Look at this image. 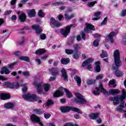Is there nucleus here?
<instances>
[{"label": "nucleus", "mask_w": 126, "mask_h": 126, "mask_svg": "<svg viewBox=\"0 0 126 126\" xmlns=\"http://www.w3.org/2000/svg\"><path fill=\"white\" fill-rule=\"evenodd\" d=\"M114 63L116 66H113V68L115 70L114 74L117 77H122L124 75V72L118 69L120 66H122V61L120 58V51L116 50L114 53Z\"/></svg>", "instance_id": "1"}, {"label": "nucleus", "mask_w": 126, "mask_h": 126, "mask_svg": "<svg viewBox=\"0 0 126 126\" xmlns=\"http://www.w3.org/2000/svg\"><path fill=\"white\" fill-rule=\"evenodd\" d=\"M126 98V90H122V95L120 96H116L111 97L109 98L110 101H112L113 102V104L114 106H117V105H119L120 104V102H119V100H121V102L119 105V107H121L122 108H125V100Z\"/></svg>", "instance_id": "2"}, {"label": "nucleus", "mask_w": 126, "mask_h": 126, "mask_svg": "<svg viewBox=\"0 0 126 126\" xmlns=\"http://www.w3.org/2000/svg\"><path fill=\"white\" fill-rule=\"evenodd\" d=\"M33 84L36 87V90L38 94H42L43 87L44 88L45 92H48L50 89V85L48 84H44L43 83H37L36 82H34Z\"/></svg>", "instance_id": "3"}, {"label": "nucleus", "mask_w": 126, "mask_h": 126, "mask_svg": "<svg viewBox=\"0 0 126 126\" xmlns=\"http://www.w3.org/2000/svg\"><path fill=\"white\" fill-rule=\"evenodd\" d=\"M60 110L62 113H67L71 110L73 112H75L76 113H78V114H82V111L76 107H70L69 106H62L60 108Z\"/></svg>", "instance_id": "4"}, {"label": "nucleus", "mask_w": 126, "mask_h": 126, "mask_svg": "<svg viewBox=\"0 0 126 126\" xmlns=\"http://www.w3.org/2000/svg\"><path fill=\"white\" fill-rule=\"evenodd\" d=\"M75 96L76 98L74 99V102L77 104H80L81 105H84L87 103L84 97L79 93H75Z\"/></svg>", "instance_id": "5"}, {"label": "nucleus", "mask_w": 126, "mask_h": 126, "mask_svg": "<svg viewBox=\"0 0 126 126\" xmlns=\"http://www.w3.org/2000/svg\"><path fill=\"white\" fill-rule=\"evenodd\" d=\"M100 91L105 95H109V93L105 89L103 88V85L100 84L99 88L96 87L95 90L93 91V94L95 96H98L100 94Z\"/></svg>", "instance_id": "6"}, {"label": "nucleus", "mask_w": 126, "mask_h": 126, "mask_svg": "<svg viewBox=\"0 0 126 126\" xmlns=\"http://www.w3.org/2000/svg\"><path fill=\"white\" fill-rule=\"evenodd\" d=\"M22 97L25 100H27L30 102H35L37 100L36 95L34 94H23Z\"/></svg>", "instance_id": "7"}, {"label": "nucleus", "mask_w": 126, "mask_h": 126, "mask_svg": "<svg viewBox=\"0 0 126 126\" xmlns=\"http://www.w3.org/2000/svg\"><path fill=\"white\" fill-rule=\"evenodd\" d=\"M3 85L4 86H5V87L10 88L11 89L13 88H16V89H17V88L19 87V83H11L9 82H6L4 83Z\"/></svg>", "instance_id": "8"}, {"label": "nucleus", "mask_w": 126, "mask_h": 126, "mask_svg": "<svg viewBox=\"0 0 126 126\" xmlns=\"http://www.w3.org/2000/svg\"><path fill=\"white\" fill-rule=\"evenodd\" d=\"M93 61L94 60L93 58H89L83 63L82 66H87V69L89 70H90V69L92 68V64H91V63H92Z\"/></svg>", "instance_id": "9"}, {"label": "nucleus", "mask_w": 126, "mask_h": 126, "mask_svg": "<svg viewBox=\"0 0 126 126\" xmlns=\"http://www.w3.org/2000/svg\"><path fill=\"white\" fill-rule=\"evenodd\" d=\"M73 27V25H71L66 27V29H61V33L63 35V36L65 37L67 36V35L69 34V32H70V29Z\"/></svg>", "instance_id": "10"}, {"label": "nucleus", "mask_w": 126, "mask_h": 126, "mask_svg": "<svg viewBox=\"0 0 126 126\" xmlns=\"http://www.w3.org/2000/svg\"><path fill=\"white\" fill-rule=\"evenodd\" d=\"M50 26L52 28H55V27H60L61 26V23L59 21L56 20L55 18H51L50 19Z\"/></svg>", "instance_id": "11"}, {"label": "nucleus", "mask_w": 126, "mask_h": 126, "mask_svg": "<svg viewBox=\"0 0 126 126\" xmlns=\"http://www.w3.org/2000/svg\"><path fill=\"white\" fill-rule=\"evenodd\" d=\"M118 32L117 30H115V32H110L109 35L106 37V40H109L111 43H114L113 37H115L117 34H118Z\"/></svg>", "instance_id": "12"}, {"label": "nucleus", "mask_w": 126, "mask_h": 126, "mask_svg": "<svg viewBox=\"0 0 126 126\" xmlns=\"http://www.w3.org/2000/svg\"><path fill=\"white\" fill-rule=\"evenodd\" d=\"M92 30H95V28L94 26L90 24H86V28L84 29L85 32L86 33H92Z\"/></svg>", "instance_id": "13"}, {"label": "nucleus", "mask_w": 126, "mask_h": 126, "mask_svg": "<svg viewBox=\"0 0 126 126\" xmlns=\"http://www.w3.org/2000/svg\"><path fill=\"white\" fill-rule=\"evenodd\" d=\"M31 120L33 123H38L40 126H44L43 123L40 121V118L35 114L32 115L31 116Z\"/></svg>", "instance_id": "14"}, {"label": "nucleus", "mask_w": 126, "mask_h": 126, "mask_svg": "<svg viewBox=\"0 0 126 126\" xmlns=\"http://www.w3.org/2000/svg\"><path fill=\"white\" fill-rule=\"evenodd\" d=\"M32 29L33 30H35V32L38 35L41 34L42 31H43L41 27H39V25H33L32 26Z\"/></svg>", "instance_id": "15"}, {"label": "nucleus", "mask_w": 126, "mask_h": 126, "mask_svg": "<svg viewBox=\"0 0 126 126\" xmlns=\"http://www.w3.org/2000/svg\"><path fill=\"white\" fill-rule=\"evenodd\" d=\"M62 77L64 78L65 81H68V77L67 76V73H66V70L64 68H63L61 70Z\"/></svg>", "instance_id": "16"}, {"label": "nucleus", "mask_w": 126, "mask_h": 126, "mask_svg": "<svg viewBox=\"0 0 126 126\" xmlns=\"http://www.w3.org/2000/svg\"><path fill=\"white\" fill-rule=\"evenodd\" d=\"M1 74H9L10 73V71L6 67V66H3L1 68L0 70Z\"/></svg>", "instance_id": "17"}, {"label": "nucleus", "mask_w": 126, "mask_h": 126, "mask_svg": "<svg viewBox=\"0 0 126 126\" xmlns=\"http://www.w3.org/2000/svg\"><path fill=\"white\" fill-rule=\"evenodd\" d=\"M10 98V95L8 94H0V99L1 100H7Z\"/></svg>", "instance_id": "18"}, {"label": "nucleus", "mask_w": 126, "mask_h": 126, "mask_svg": "<svg viewBox=\"0 0 126 126\" xmlns=\"http://www.w3.org/2000/svg\"><path fill=\"white\" fill-rule=\"evenodd\" d=\"M49 70L52 73V75L53 76H55V75L59 74V70H58V68H52L51 69H49Z\"/></svg>", "instance_id": "19"}, {"label": "nucleus", "mask_w": 126, "mask_h": 126, "mask_svg": "<svg viewBox=\"0 0 126 126\" xmlns=\"http://www.w3.org/2000/svg\"><path fill=\"white\" fill-rule=\"evenodd\" d=\"M19 18L20 22H24V21L26 20V15L24 13H21V14L19 15Z\"/></svg>", "instance_id": "20"}, {"label": "nucleus", "mask_w": 126, "mask_h": 126, "mask_svg": "<svg viewBox=\"0 0 126 126\" xmlns=\"http://www.w3.org/2000/svg\"><path fill=\"white\" fill-rule=\"evenodd\" d=\"M15 106L14 103L7 102L4 105V108L6 109H12Z\"/></svg>", "instance_id": "21"}, {"label": "nucleus", "mask_w": 126, "mask_h": 126, "mask_svg": "<svg viewBox=\"0 0 126 126\" xmlns=\"http://www.w3.org/2000/svg\"><path fill=\"white\" fill-rule=\"evenodd\" d=\"M121 92L118 89H112L109 90V93L110 95H117Z\"/></svg>", "instance_id": "22"}, {"label": "nucleus", "mask_w": 126, "mask_h": 126, "mask_svg": "<svg viewBox=\"0 0 126 126\" xmlns=\"http://www.w3.org/2000/svg\"><path fill=\"white\" fill-rule=\"evenodd\" d=\"M99 113H92L89 115V117L91 120H96L99 118Z\"/></svg>", "instance_id": "23"}, {"label": "nucleus", "mask_w": 126, "mask_h": 126, "mask_svg": "<svg viewBox=\"0 0 126 126\" xmlns=\"http://www.w3.org/2000/svg\"><path fill=\"white\" fill-rule=\"evenodd\" d=\"M63 92L62 91H57L53 94L54 97H60V96H63Z\"/></svg>", "instance_id": "24"}, {"label": "nucleus", "mask_w": 126, "mask_h": 126, "mask_svg": "<svg viewBox=\"0 0 126 126\" xmlns=\"http://www.w3.org/2000/svg\"><path fill=\"white\" fill-rule=\"evenodd\" d=\"M28 14L29 17H34L36 15V11L35 9H32L28 12Z\"/></svg>", "instance_id": "25"}, {"label": "nucleus", "mask_w": 126, "mask_h": 126, "mask_svg": "<svg viewBox=\"0 0 126 126\" xmlns=\"http://www.w3.org/2000/svg\"><path fill=\"white\" fill-rule=\"evenodd\" d=\"M108 86L109 87L115 88V87L117 86L116 85V80L114 79L110 80L108 83Z\"/></svg>", "instance_id": "26"}, {"label": "nucleus", "mask_w": 126, "mask_h": 126, "mask_svg": "<svg viewBox=\"0 0 126 126\" xmlns=\"http://www.w3.org/2000/svg\"><path fill=\"white\" fill-rule=\"evenodd\" d=\"M95 63L96 65V67L95 68V71L96 72H100V71H101V68L100 67V62L97 61L95 62Z\"/></svg>", "instance_id": "27"}, {"label": "nucleus", "mask_w": 126, "mask_h": 126, "mask_svg": "<svg viewBox=\"0 0 126 126\" xmlns=\"http://www.w3.org/2000/svg\"><path fill=\"white\" fill-rule=\"evenodd\" d=\"M21 86H22L23 88H22L23 92L25 93L27 91V84H23V81H21L20 83Z\"/></svg>", "instance_id": "28"}, {"label": "nucleus", "mask_w": 126, "mask_h": 126, "mask_svg": "<svg viewBox=\"0 0 126 126\" xmlns=\"http://www.w3.org/2000/svg\"><path fill=\"white\" fill-rule=\"evenodd\" d=\"M74 79L76 81L78 86H80V85H81V78H80L79 76H75Z\"/></svg>", "instance_id": "29"}, {"label": "nucleus", "mask_w": 126, "mask_h": 126, "mask_svg": "<svg viewBox=\"0 0 126 126\" xmlns=\"http://www.w3.org/2000/svg\"><path fill=\"white\" fill-rule=\"evenodd\" d=\"M61 62L62 64H67L70 62L69 58H63Z\"/></svg>", "instance_id": "30"}, {"label": "nucleus", "mask_w": 126, "mask_h": 126, "mask_svg": "<svg viewBox=\"0 0 126 126\" xmlns=\"http://www.w3.org/2000/svg\"><path fill=\"white\" fill-rule=\"evenodd\" d=\"M19 59L20 61H24L25 62H27L28 63L30 62V59H29V57L27 56H21L19 57Z\"/></svg>", "instance_id": "31"}, {"label": "nucleus", "mask_w": 126, "mask_h": 126, "mask_svg": "<svg viewBox=\"0 0 126 126\" xmlns=\"http://www.w3.org/2000/svg\"><path fill=\"white\" fill-rule=\"evenodd\" d=\"M45 50L43 49H39L35 52L36 55H37V56H40V55H42L45 53Z\"/></svg>", "instance_id": "32"}, {"label": "nucleus", "mask_w": 126, "mask_h": 126, "mask_svg": "<svg viewBox=\"0 0 126 126\" xmlns=\"http://www.w3.org/2000/svg\"><path fill=\"white\" fill-rule=\"evenodd\" d=\"M101 14V12H97L94 13V16L96 17L95 18H94L93 19V20H99V19L100 18V17L99 16Z\"/></svg>", "instance_id": "33"}, {"label": "nucleus", "mask_w": 126, "mask_h": 126, "mask_svg": "<svg viewBox=\"0 0 126 126\" xmlns=\"http://www.w3.org/2000/svg\"><path fill=\"white\" fill-rule=\"evenodd\" d=\"M124 107H121V106H119L115 109V111L117 112H119L120 113H126V111L124 110Z\"/></svg>", "instance_id": "34"}, {"label": "nucleus", "mask_w": 126, "mask_h": 126, "mask_svg": "<svg viewBox=\"0 0 126 126\" xmlns=\"http://www.w3.org/2000/svg\"><path fill=\"white\" fill-rule=\"evenodd\" d=\"M65 92H66V96L68 98H71L72 97V94L66 89H64Z\"/></svg>", "instance_id": "35"}, {"label": "nucleus", "mask_w": 126, "mask_h": 126, "mask_svg": "<svg viewBox=\"0 0 126 126\" xmlns=\"http://www.w3.org/2000/svg\"><path fill=\"white\" fill-rule=\"evenodd\" d=\"M82 47V45L80 44H74L73 45V48L75 49V51H77L78 50L80 49Z\"/></svg>", "instance_id": "36"}, {"label": "nucleus", "mask_w": 126, "mask_h": 126, "mask_svg": "<svg viewBox=\"0 0 126 126\" xmlns=\"http://www.w3.org/2000/svg\"><path fill=\"white\" fill-rule=\"evenodd\" d=\"M102 53L100 54L101 58L104 59V58H107V57H108V54L107 53L106 51L102 50Z\"/></svg>", "instance_id": "37"}, {"label": "nucleus", "mask_w": 126, "mask_h": 126, "mask_svg": "<svg viewBox=\"0 0 126 126\" xmlns=\"http://www.w3.org/2000/svg\"><path fill=\"white\" fill-rule=\"evenodd\" d=\"M29 0H21L20 2L21 4H18V6L19 7H22L23 5L25 4L26 2H27Z\"/></svg>", "instance_id": "38"}, {"label": "nucleus", "mask_w": 126, "mask_h": 126, "mask_svg": "<svg viewBox=\"0 0 126 126\" xmlns=\"http://www.w3.org/2000/svg\"><path fill=\"white\" fill-rule=\"evenodd\" d=\"M33 111L35 114H36L37 115H41L44 113L42 110H41V109H35L33 110Z\"/></svg>", "instance_id": "39"}, {"label": "nucleus", "mask_w": 126, "mask_h": 126, "mask_svg": "<svg viewBox=\"0 0 126 126\" xmlns=\"http://www.w3.org/2000/svg\"><path fill=\"white\" fill-rule=\"evenodd\" d=\"M23 75L25 76L26 79H27L30 76V73H29V71H24L23 72Z\"/></svg>", "instance_id": "40"}, {"label": "nucleus", "mask_w": 126, "mask_h": 126, "mask_svg": "<svg viewBox=\"0 0 126 126\" xmlns=\"http://www.w3.org/2000/svg\"><path fill=\"white\" fill-rule=\"evenodd\" d=\"M64 15H65V18L66 19H67V20L71 19V18H73V17L74 16V14H71V15L70 16H69L68 15H67V14H65Z\"/></svg>", "instance_id": "41"}, {"label": "nucleus", "mask_w": 126, "mask_h": 126, "mask_svg": "<svg viewBox=\"0 0 126 126\" xmlns=\"http://www.w3.org/2000/svg\"><path fill=\"white\" fill-rule=\"evenodd\" d=\"M95 81L94 80H88L87 83L88 85H92L95 83Z\"/></svg>", "instance_id": "42"}, {"label": "nucleus", "mask_w": 126, "mask_h": 126, "mask_svg": "<svg viewBox=\"0 0 126 126\" xmlns=\"http://www.w3.org/2000/svg\"><path fill=\"white\" fill-rule=\"evenodd\" d=\"M96 3H97V1H94L93 2L89 3L88 4V6H89V7H92V6H94V5L96 4Z\"/></svg>", "instance_id": "43"}, {"label": "nucleus", "mask_w": 126, "mask_h": 126, "mask_svg": "<svg viewBox=\"0 0 126 126\" xmlns=\"http://www.w3.org/2000/svg\"><path fill=\"white\" fill-rule=\"evenodd\" d=\"M38 14L39 17H45V13L43 12L41 10L39 11Z\"/></svg>", "instance_id": "44"}, {"label": "nucleus", "mask_w": 126, "mask_h": 126, "mask_svg": "<svg viewBox=\"0 0 126 126\" xmlns=\"http://www.w3.org/2000/svg\"><path fill=\"white\" fill-rule=\"evenodd\" d=\"M65 53L67 55H72L73 54V50L71 49H65Z\"/></svg>", "instance_id": "45"}, {"label": "nucleus", "mask_w": 126, "mask_h": 126, "mask_svg": "<svg viewBox=\"0 0 126 126\" xmlns=\"http://www.w3.org/2000/svg\"><path fill=\"white\" fill-rule=\"evenodd\" d=\"M108 21V17H105L104 20L101 22V26L103 25H106L107 24V22Z\"/></svg>", "instance_id": "46"}, {"label": "nucleus", "mask_w": 126, "mask_h": 126, "mask_svg": "<svg viewBox=\"0 0 126 126\" xmlns=\"http://www.w3.org/2000/svg\"><path fill=\"white\" fill-rule=\"evenodd\" d=\"M53 104H54V102L53 101V100L51 99H49L46 103V106L47 107H49V106H51V105H53Z\"/></svg>", "instance_id": "47"}, {"label": "nucleus", "mask_w": 126, "mask_h": 126, "mask_svg": "<svg viewBox=\"0 0 126 126\" xmlns=\"http://www.w3.org/2000/svg\"><path fill=\"white\" fill-rule=\"evenodd\" d=\"M103 78H104V74H99L98 76H97L96 77V80H99V79H102Z\"/></svg>", "instance_id": "48"}, {"label": "nucleus", "mask_w": 126, "mask_h": 126, "mask_svg": "<svg viewBox=\"0 0 126 126\" xmlns=\"http://www.w3.org/2000/svg\"><path fill=\"white\" fill-rule=\"evenodd\" d=\"M10 121L12 122V123H16L17 122V118L16 117H12L9 119Z\"/></svg>", "instance_id": "49"}, {"label": "nucleus", "mask_w": 126, "mask_h": 126, "mask_svg": "<svg viewBox=\"0 0 126 126\" xmlns=\"http://www.w3.org/2000/svg\"><path fill=\"white\" fill-rule=\"evenodd\" d=\"M73 57L75 60H77L79 58V55L77 54V52L74 53Z\"/></svg>", "instance_id": "50"}, {"label": "nucleus", "mask_w": 126, "mask_h": 126, "mask_svg": "<svg viewBox=\"0 0 126 126\" xmlns=\"http://www.w3.org/2000/svg\"><path fill=\"white\" fill-rule=\"evenodd\" d=\"M15 64V63L8 64V68L10 69H12L14 67V65Z\"/></svg>", "instance_id": "51"}, {"label": "nucleus", "mask_w": 126, "mask_h": 126, "mask_svg": "<svg viewBox=\"0 0 126 126\" xmlns=\"http://www.w3.org/2000/svg\"><path fill=\"white\" fill-rule=\"evenodd\" d=\"M93 45L94 47H98L99 46V41L94 40L93 42Z\"/></svg>", "instance_id": "52"}, {"label": "nucleus", "mask_w": 126, "mask_h": 126, "mask_svg": "<svg viewBox=\"0 0 126 126\" xmlns=\"http://www.w3.org/2000/svg\"><path fill=\"white\" fill-rule=\"evenodd\" d=\"M11 12H12V11L10 10H7V11H5L4 12V15H9V14H10V13H11Z\"/></svg>", "instance_id": "53"}, {"label": "nucleus", "mask_w": 126, "mask_h": 126, "mask_svg": "<svg viewBox=\"0 0 126 126\" xmlns=\"http://www.w3.org/2000/svg\"><path fill=\"white\" fill-rule=\"evenodd\" d=\"M40 38L41 40H45V39H46V34H43L40 35Z\"/></svg>", "instance_id": "54"}, {"label": "nucleus", "mask_w": 126, "mask_h": 126, "mask_svg": "<svg viewBox=\"0 0 126 126\" xmlns=\"http://www.w3.org/2000/svg\"><path fill=\"white\" fill-rule=\"evenodd\" d=\"M44 117L45 119H49L51 117V114H44Z\"/></svg>", "instance_id": "55"}, {"label": "nucleus", "mask_w": 126, "mask_h": 126, "mask_svg": "<svg viewBox=\"0 0 126 126\" xmlns=\"http://www.w3.org/2000/svg\"><path fill=\"white\" fill-rule=\"evenodd\" d=\"M17 0H11L10 3L11 5H14L15 3H16V1Z\"/></svg>", "instance_id": "56"}, {"label": "nucleus", "mask_w": 126, "mask_h": 126, "mask_svg": "<svg viewBox=\"0 0 126 126\" xmlns=\"http://www.w3.org/2000/svg\"><path fill=\"white\" fill-rule=\"evenodd\" d=\"M81 37L82 38V39H83V40H85V33H84V32H81Z\"/></svg>", "instance_id": "57"}, {"label": "nucleus", "mask_w": 126, "mask_h": 126, "mask_svg": "<svg viewBox=\"0 0 126 126\" xmlns=\"http://www.w3.org/2000/svg\"><path fill=\"white\" fill-rule=\"evenodd\" d=\"M126 10H124L122 11L121 16H126Z\"/></svg>", "instance_id": "58"}, {"label": "nucleus", "mask_w": 126, "mask_h": 126, "mask_svg": "<svg viewBox=\"0 0 126 126\" xmlns=\"http://www.w3.org/2000/svg\"><path fill=\"white\" fill-rule=\"evenodd\" d=\"M94 38H98V39H99L100 37V35L98 33H95V34H94Z\"/></svg>", "instance_id": "59"}, {"label": "nucleus", "mask_w": 126, "mask_h": 126, "mask_svg": "<svg viewBox=\"0 0 126 126\" xmlns=\"http://www.w3.org/2000/svg\"><path fill=\"white\" fill-rule=\"evenodd\" d=\"M14 55L17 56H19L20 55H21V52L20 51L16 52H14Z\"/></svg>", "instance_id": "60"}, {"label": "nucleus", "mask_w": 126, "mask_h": 126, "mask_svg": "<svg viewBox=\"0 0 126 126\" xmlns=\"http://www.w3.org/2000/svg\"><path fill=\"white\" fill-rule=\"evenodd\" d=\"M35 61L38 63V64H41V60H40V59L36 58L35 59Z\"/></svg>", "instance_id": "61"}, {"label": "nucleus", "mask_w": 126, "mask_h": 126, "mask_svg": "<svg viewBox=\"0 0 126 126\" xmlns=\"http://www.w3.org/2000/svg\"><path fill=\"white\" fill-rule=\"evenodd\" d=\"M0 80H7V78L3 77V76L0 75Z\"/></svg>", "instance_id": "62"}, {"label": "nucleus", "mask_w": 126, "mask_h": 126, "mask_svg": "<svg viewBox=\"0 0 126 126\" xmlns=\"http://www.w3.org/2000/svg\"><path fill=\"white\" fill-rule=\"evenodd\" d=\"M11 19L13 21L16 20V15H13V16H12Z\"/></svg>", "instance_id": "63"}, {"label": "nucleus", "mask_w": 126, "mask_h": 126, "mask_svg": "<svg viewBox=\"0 0 126 126\" xmlns=\"http://www.w3.org/2000/svg\"><path fill=\"white\" fill-rule=\"evenodd\" d=\"M81 40V36L80 35H79L77 36V41L78 42H80V41Z\"/></svg>", "instance_id": "64"}]
</instances>
